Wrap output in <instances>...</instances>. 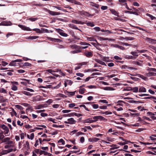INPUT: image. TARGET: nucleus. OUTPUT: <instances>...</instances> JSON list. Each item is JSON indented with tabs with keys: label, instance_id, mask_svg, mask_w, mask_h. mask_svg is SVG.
Returning <instances> with one entry per match:
<instances>
[{
	"label": "nucleus",
	"instance_id": "f257e3e1",
	"mask_svg": "<svg viewBox=\"0 0 156 156\" xmlns=\"http://www.w3.org/2000/svg\"><path fill=\"white\" fill-rule=\"evenodd\" d=\"M147 70L149 72L146 74L147 76H156V69L147 67Z\"/></svg>",
	"mask_w": 156,
	"mask_h": 156
},
{
	"label": "nucleus",
	"instance_id": "f03ea898",
	"mask_svg": "<svg viewBox=\"0 0 156 156\" xmlns=\"http://www.w3.org/2000/svg\"><path fill=\"white\" fill-rule=\"evenodd\" d=\"M79 44L81 45L86 46H80V49L81 50L82 49H84L87 48L88 47V46H91L90 44L85 42H80Z\"/></svg>",
	"mask_w": 156,
	"mask_h": 156
},
{
	"label": "nucleus",
	"instance_id": "7ed1b4c3",
	"mask_svg": "<svg viewBox=\"0 0 156 156\" xmlns=\"http://www.w3.org/2000/svg\"><path fill=\"white\" fill-rule=\"evenodd\" d=\"M93 118L94 119V122H96L99 120H102L106 119L104 118V117L101 116H95Z\"/></svg>",
	"mask_w": 156,
	"mask_h": 156
},
{
	"label": "nucleus",
	"instance_id": "20e7f679",
	"mask_svg": "<svg viewBox=\"0 0 156 156\" xmlns=\"http://www.w3.org/2000/svg\"><path fill=\"white\" fill-rule=\"evenodd\" d=\"M146 40L149 43L151 44H156V40L155 39L147 37L146 38Z\"/></svg>",
	"mask_w": 156,
	"mask_h": 156
},
{
	"label": "nucleus",
	"instance_id": "39448f33",
	"mask_svg": "<svg viewBox=\"0 0 156 156\" xmlns=\"http://www.w3.org/2000/svg\"><path fill=\"white\" fill-rule=\"evenodd\" d=\"M18 27L24 30L30 31L31 29L29 27H26L22 24H19Z\"/></svg>",
	"mask_w": 156,
	"mask_h": 156
},
{
	"label": "nucleus",
	"instance_id": "423d86ee",
	"mask_svg": "<svg viewBox=\"0 0 156 156\" xmlns=\"http://www.w3.org/2000/svg\"><path fill=\"white\" fill-rule=\"evenodd\" d=\"M48 12L50 15L53 16H56L62 14V13H61L60 12H54L50 11V10H48Z\"/></svg>",
	"mask_w": 156,
	"mask_h": 156
},
{
	"label": "nucleus",
	"instance_id": "0eeeda50",
	"mask_svg": "<svg viewBox=\"0 0 156 156\" xmlns=\"http://www.w3.org/2000/svg\"><path fill=\"white\" fill-rule=\"evenodd\" d=\"M12 24L10 22H3L0 23V26H11Z\"/></svg>",
	"mask_w": 156,
	"mask_h": 156
},
{
	"label": "nucleus",
	"instance_id": "6e6552de",
	"mask_svg": "<svg viewBox=\"0 0 156 156\" xmlns=\"http://www.w3.org/2000/svg\"><path fill=\"white\" fill-rule=\"evenodd\" d=\"M48 38L49 39V40L55 42H60L62 41V40H60L59 39L52 38L51 37H48Z\"/></svg>",
	"mask_w": 156,
	"mask_h": 156
},
{
	"label": "nucleus",
	"instance_id": "1a4fd4ad",
	"mask_svg": "<svg viewBox=\"0 0 156 156\" xmlns=\"http://www.w3.org/2000/svg\"><path fill=\"white\" fill-rule=\"evenodd\" d=\"M84 55L87 57L90 58L92 57L93 55V53L91 51H86L84 53Z\"/></svg>",
	"mask_w": 156,
	"mask_h": 156
},
{
	"label": "nucleus",
	"instance_id": "9d476101",
	"mask_svg": "<svg viewBox=\"0 0 156 156\" xmlns=\"http://www.w3.org/2000/svg\"><path fill=\"white\" fill-rule=\"evenodd\" d=\"M72 22L76 24H83L85 23V22H82V21H78L76 20H72Z\"/></svg>",
	"mask_w": 156,
	"mask_h": 156
},
{
	"label": "nucleus",
	"instance_id": "9b49d317",
	"mask_svg": "<svg viewBox=\"0 0 156 156\" xmlns=\"http://www.w3.org/2000/svg\"><path fill=\"white\" fill-rule=\"evenodd\" d=\"M110 10L112 14L117 16L118 17L119 16V13L116 11L115 9H110Z\"/></svg>",
	"mask_w": 156,
	"mask_h": 156
},
{
	"label": "nucleus",
	"instance_id": "f8f14e48",
	"mask_svg": "<svg viewBox=\"0 0 156 156\" xmlns=\"http://www.w3.org/2000/svg\"><path fill=\"white\" fill-rule=\"evenodd\" d=\"M68 25L69 27L71 28L76 30H80L76 26L73 24L70 23Z\"/></svg>",
	"mask_w": 156,
	"mask_h": 156
},
{
	"label": "nucleus",
	"instance_id": "ddd939ff",
	"mask_svg": "<svg viewBox=\"0 0 156 156\" xmlns=\"http://www.w3.org/2000/svg\"><path fill=\"white\" fill-rule=\"evenodd\" d=\"M87 39L88 41H95L98 43V45L101 46V44L98 43L97 41L93 37H87Z\"/></svg>",
	"mask_w": 156,
	"mask_h": 156
},
{
	"label": "nucleus",
	"instance_id": "4468645a",
	"mask_svg": "<svg viewBox=\"0 0 156 156\" xmlns=\"http://www.w3.org/2000/svg\"><path fill=\"white\" fill-rule=\"evenodd\" d=\"M99 140V139L96 137L90 138L88 139L89 141L90 142H96Z\"/></svg>",
	"mask_w": 156,
	"mask_h": 156
},
{
	"label": "nucleus",
	"instance_id": "2eb2a0df",
	"mask_svg": "<svg viewBox=\"0 0 156 156\" xmlns=\"http://www.w3.org/2000/svg\"><path fill=\"white\" fill-rule=\"evenodd\" d=\"M94 60L96 62L101 65L106 66V65L105 64V62L99 59H95Z\"/></svg>",
	"mask_w": 156,
	"mask_h": 156
},
{
	"label": "nucleus",
	"instance_id": "dca6fc26",
	"mask_svg": "<svg viewBox=\"0 0 156 156\" xmlns=\"http://www.w3.org/2000/svg\"><path fill=\"white\" fill-rule=\"evenodd\" d=\"M67 120L69 122V124H75L76 122V121L73 118L69 119Z\"/></svg>",
	"mask_w": 156,
	"mask_h": 156
},
{
	"label": "nucleus",
	"instance_id": "f3484780",
	"mask_svg": "<svg viewBox=\"0 0 156 156\" xmlns=\"http://www.w3.org/2000/svg\"><path fill=\"white\" fill-rule=\"evenodd\" d=\"M90 6H94L98 9L99 8V5L98 4L94 3L93 2H90Z\"/></svg>",
	"mask_w": 156,
	"mask_h": 156
},
{
	"label": "nucleus",
	"instance_id": "a211bd4d",
	"mask_svg": "<svg viewBox=\"0 0 156 156\" xmlns=\"http://www.w3.org/2000/svg\"><path fill=\"white\" fill-rule=\"evenodd\" d=\"M70 47L73 49H80V46H78L76 44H73L70 46Z\"/></svg>",
	"mask_w": 156,
	"mask_h": 156
},
{
	"label": "nucleus",
	"instance_id": "6ab92c4d",
	"mask_svg": "<svg viewBox=\"0 0 156 156\" xmlns=\"http://www.w3.org/2000/svg\"><path fill=\"white\" fill-rule=\"evenodd\" d=\"M146 91V88L143 87H140L139 88V92H145Z\"/></svg>",
	"mask_w": 156,
	"mask_h": 156
},
{
	"label": "nucleus",
	"instance_id": "aec40b11",
	"mask_svg": "<svg viewBox=\"0 0 156 156\" xmlns=\"http://www.w3.org/2000/svg\"><path fill=\"white\" fill-rule=\"evenodd\" d=\"M122 39H125L127 40H133L135 39V38L131 37H126L125 38L121 37Z\"/></svg>",
	"mask_w": 156,
	"mask_h": 156
},
{
	"label": "nucleus",
	"instance_id": "412c9836",
	"mask_svg": "<svg viewBox=\"0 0 156 156\" xmlns=\"http://www.w3.org/2000/svg\"><path fill=\"white\" fill-rule=\"evenodd\" d=\"M82 52V50L80 49H76V50L71 51V52L73 54L78 53Z\"/></svg>",
	"mask_w": 156,
	"mask_h": 156
},
{
	"label": "nucleus",
	"instance_id": "4be33fe9",
	"mask_svg": "<svg viewBox=\"0 0 156 156\" xmlns=\"http://www.w3.org/2000/svg\"><path fill=\"white\" fill-rule=\"evenodd\" d=\"M76 92V91L74 92L66 91V94L68 95L73 96L75 94Z\"/></svg>",
	"mask_w": 156,
	"mask_h": 156
},
{
	"label": "nucleus",
	"instance_id": "5701e85b",
	"mask_svg": "<svg viewBox=\"0 0 156 156\" xmlns=\"http://www.w3.org/2000/svg\"><path fill=\"white\" fill-rule=\"evenodd\" d=\"M111 147H112V148L110 149V150H112L118 148L119 147H117V146L116 144H112L111 146H110Z\"/></svg>",
	"mask_w": 156,
	"mask_h": 156
},
{
	"label": "nucleus",
	"instance_id": "b1692460",
	"mask_svg": "<svg viewBox=\"0 0 156 156\" xmlns=\"http://www.w3.org/2000/svg\"><path fill=\"white\" fill-rule=\"evenodd\" d=\"M84 122L85 123H91L94 122L93 120L90 119H88L84 121Z\"/></svg>",
	"mask_w": 156,
	"mask_h": 156
},
{
	"label": "nucleus",
	"instance_id": "393cba45",
	"mask_svg": "<svg viewBox=\"0 0 156 156\" xmlns=\"http://www.w3.org/2000/svg\"><path fill=\"white\" fill-rule=\"evenodd\" d=\"M12 112H10V113L11 115L12 116L14 115H15L16 117L17 116V113L15 111L14 109L12 108Z\"/></svg>",
	"mask_w": 156,
	"mask_h": 156
},
{
	"label": "nucleus",
	"instance_id": "a878e982",
	"mask_svg": "<svg viewBox=\"0 0 156 156\" xmlns=\"http://www.w3.org/2000/svg\"><path fill=\"white\" fill-rule=\"evenodd\" d=\"M125 13H129L130 14H132L136 15L138 16V14L137 13V12H134V11H126L125 12Z\"/></svg>",
	"mask_w": 156,
	"mask_h": 156
},
{
	"label": "nucleus",
	"instance_id": "bb28decb",
	"mask_svg": "<svg viewBox=\"0 0 156 156\" xmlns=\"http://www.w3.org/2000/svg\"><path fill=\"white\" fill-rule=\"evenodd\" d=\"M25 147L27 148V149L28 150L30 149V146L29 144V142L28 141H27L26 142L25 144H24Z\"/></svg>",
	"mask_w": 156,
	"mask_h": 156
},
{
	"label": "nucleus",
	"instance_id": "cd10ccee",
	"mask_svg": "<svg viewBox=\"0 0 156 156\" xmlns=\"http://www.w3.org/2000/svg\"><path fill=\"white\" fill-rule=\"evenodd\" d=\"M149 47L151 50H153V51L156 52V47L152 45H150Z\"/></svg>",
	"mask_w": 156,
	"mask_h": 156
},
{
	"label": "nucleus",
	"instance_id": "c85d7f7f",
	"mask_svg": "<svg viewBox=\"0 0 156 156\" xmlns=\"http://www.w3.org/2000/svg\"><path fill=\"white\" fill-rule=\"evenodd\" d=\"M10 138L9 137H6L4 138L2 141L3 143H8L9 140H10Z\"/></svg>",
	"mask_w": 156,
	"mask_h": 156
},
{
	"label": "nucleus",
	"instance_id": "c756f323",
	"mask_svg": "<svg viewBox=\"0 0 156 156\" xmlns=\"http://www.w3.org/2000/svg\"><path fill=\"white\" fill-rule=\"evenodd\" d=\"M103 89L106 90H115L114 89L110 87H105Z\"/></svg>",
	"mask_w": 156,
	"mask_h": 156
},
{
	"label": "nucleus",
	"instance_id": "7c9ffc66",
	"mask_svg": "<svg viewBox=\"0 0 156 156\" xmlns=\"http://www.w3.org/2000/svg\"><path fill=\"white\" fill-rule=\"evenodd\" d=\"M48 152L40 150V155L44 154L45 155H47Z\"/></svg>",
	"mask_w": 156,
	"mask_h": 156
},
{
	"label": "nucleus",
	"instance_id": "2f4dec72",
	"mask_svg": "<svg viewBox=\"0 0 156 156\" xmlns=\"http://www.w3.org/2000/svg\"><path fill=\"white\" fill-rule=\"evenodd\" d=\"M71 3H74L76 5H81V3L80 2H77L75 0H72L71 1Z\"/></svg>",
	"mask_w": 156,
	"mask_h": 156
},
{
	"label": "nucleus",
	"instance_id": "473e14b6",
	"mask_svg": "<svg viewBox=\"0 0 156 156\" xmlns=\"http://www.w3.org/2000/svg\"><path fill=\"white\" fill-rule=\"evenodd\" d=\"M136 64H137V65L140 66H143V61H137L136 62V63H135Z\"/></svg>",
	"mask_w": 156,
	"mask_h": 156
},
{
	"label": "nucleus",
	"instance_id": "72a5a7b5",
	"mask_svg": "<svg viewBox=\"0 0 156 156\" xmlns=\"http://www.w3.org/2000/svg\"><path fill=\"white\" fill-rule=\"evenodd\" d=\"M73 113H71L67 114H64L63 115V117H66V116L71 117L73 116Z\"/></svg>",
	"mask_w": 156,
	"mask_h": 156
},
{
	"label": "nucleus",
	"instance_id": "f704fd0d",
	"mask_svg": "<svg viewBox=\"0 0 156 156\" xmlns=\"http://www.w3.org/2000/svg\"><path fill=\"white\" fill-rule=\"evenodd\" d=\"M39 37L38 36H30L28 37V39L30 40H34L35 39Z\"/></svg>",
	"mask_w": 156,
	"mask_h": 156
},
{
	"label": "nucleus",
	"instance_id": "c9c22d12",
	"mask_svg": "<svg viewBox=\"0 0 156 156\" xmlns=\"http://www.w3.org/2000/svg\"><path fill=\"white\" fill-rule=\"evenodd\" d=\"M33 30L36 31L37 33H42V31H41L39 29L35 28L33 29Z\"/></svg>",
	"mask_w": 156,
	"mask_h": 156
},
{
	"label": "nucleus",
	"instance_id": "e433bc0d",
	"mask_svg": "<svg viewBox=\"0 0 156 156\" xmlns=\"http://www.w3.org/2000/svg\"><path fill=\"white\" fill-rule=\"evenodd\" d=\"M9 65L12 66H16V63L15 61H12L9 64Z\"/></svg>",
	"mask_w": 156,
	"mask_h": 156
},
{
	"label": "nucleus",
	"instance_id": "4c0bfd02",
	"mask_svg": "<svg viewBox=\"0 0 156 156\" xmlns=\"http://www.w3.org/2000/svg\"><path fill=\"white\" fill-rule=\"evenodd\" d=\"M3 133V132L2 131V132L0 133V140H2L5 137Z\"/></svg>",
	"mask_w": 156,
	"mask_h": 156
},
{
	"label": "nucleus",
	"instance_id": "58836bf2",
	"mask_svg": "<svg viewBox=\"0 0 156 156\" xmlns=\"http://www.w3.org/2000/svg\"><path fill=\"white\" fill-rule=\"evenodd\" d=\"M147 16L149 17L150 18L151 20H153L154 19H156V18L155 17L153 16L152 15L149 14V13H147L146 14Z\"/></svg>",
	"mask_w": 156,
	"mask_h": 156
},
{
	"label": "nucleus",
	"instance_id": "ea45409f",
	"mask_svg": "<svg viewBox=\"0 0 156 156\" xmlns=\"http://www.w3.org/2000/svg\"><path fill=\"white\" fill-rule=\"evenodd\" d=\"M85 90V89L84 88L80 89L79 90V92L80 94H83L84 93V91Z\"/></svg>",
	"mask_w": 156,
	"mask_h": 156
},
{
	"label": "nucleus",
	"instance_id": "a19ab883",
	"mask_svg": "<svg viewBox=\"0 0 156 156\" xmlns=\"http://www.w3.org/2000/svg\"><path fill=\"white\" fill-rule=\"evenodd\" d=\"M41 31H42V33H49V30L47 29L42 28L41 29Z\"/></svg>",
	"mask_w": 156,
	"mask_h": 156
},
{
	"label": "nucleus",
	"instance_id": "79ce46f5",
	"mask_svg": "<svg viewBox=\"0 0 156 156\" xmlns=\"http://www.w3.org/2000/svg\"><path fill=\"white\" fill-rule=\"evenodd\" d=\"M15 107L20 110H23V108L22 106L19 105H15Z\"/></svg>",
	"mask_w": 156,
	"mask_h": 156
},
{
	"label": "nucleus",
	"instance_id": "37998d69",
	"mask_svg": "<svg viewBox=\"0 0 156 156\" xmlns=\"http://www.w3.org/2000/svg\"><path fill=\"white\" fill-rule=\"evenodd\" d=\"M38 19V18L37 17H36V18L30 17L28 19V20H30L31 21H34L35 20H36Z\"/></svg>",
	"mask_w": 156,
	"mask_h": 156
},
{
	"label": "nucleus",
	"instance_id": "c03bdc74",
	"mask_svg": "<svg viewBox=\"0 0 156 156\" xmlns=\"http://www.w3.org/2000/svg\"><path fill=\"white\" fill-rule=\"evenodd\" d=\"M103 60L105 62H110L111 61V60L109 59V58L108 57H105L103 58Z\"/></svg>",
	"mask_w": 156,
	"mask_h": 156
},
{
	"label": "nucleus",
	"instance_id": "a18cd8bd",
	"mask_svg": "<svg viewBox=\"0 0 156 156\" xmlns=\"http://www.w3.org/2000/svg\"><path fill=\"white\" fill-rule=\"evenodd\" d=\"M133 91V92L135 93H137L138 91V87H134L131 89Z\"/></svg>",
	"mask_w": 156,
	"mask_h": 156
},
{
	"label": "nucleus",
	"instance_id": "49530a36",
	"mask_svg": "<svg viewBox=\"0 0 156 156\" xmlns=\"http://www.w3.org/2000/svg\"><path fill=\"white\" fill-rule=\"evenodd\" d=\"M60 35L62 36L66 37L68 36V35L65 33H64L62 31L61 33H60Z\"/></svg>",
	"mask_w": 156,
	"mask_h": 156
},
{
	"label": "nucleus",
	"instance_id": "de8ad7c7",
	"mask_svg": "<svg viewBox=\"0 0 156 156\" xmlns=\"http://www.w3.org/2000/svg\"><path fill=\"white\" fill-rule=\"evenodd\" d=\"M86 24L87 26H90L91 27H93L94 26V25L91 22H88L86 23Z\"/></svg>",
	"mask_w": 156,
	"mask_h": 156
},
{
	"label": "nucleus",
	"instance_id": "09e8293b",
	"mask_svg": "<svg viewBox=\"0 0 156 156\" xmlns=\"http://www.w3.org/2000/svg\"><path fill=\"white\" fill-rule=\"evenodd\" d=\"M14 147L13 145L7 144L5 146V148L7 149L10 147Z\"/></svg>",
	"mask_w": 156,
	"mask_h": 156
},
{
	"label": "nucleus",
	"instance_id": "8fccbe9b",
	"mask_svg": "<svg viewBox=\"0 0 156 156\" xmlns=\"http://www.w3.org/2000/svg\"><path fill=\"white\" fill-rule=\"evenodd\" d=\"M0 92L2 93H6L7 91L3 88H2L0 89Z\"/></svg>",
	"mask_w": 156,
	"mask_h": 156
},
{
	"label": "nucleus",
	"instance_id": "3c124183",
	"mask_svg": "<svg viewBox=\"0 0 156 156\" xmlns=\"http://www.w3.org/2000/svg\"><path fill=\"white\" fill-rule=\"evenodd\" d=\"M23 93L24 94L27 96H31L33 95L32 94H30V92L26 91H24Z\"/></svg>",
	"mask_w": 156,
	"mask_h": 156
},
{
	"label": "nucleus",
	"instance_id": "603ef678",
	"mask_svg": "<svg viewBox=\"0 0 156 156\" xmlns=\"http://www.w3.org/2000/svg\"><path fill=\"white\" fill-rule=\"evenodd\" d=\"M79 107H83L87 111H89L90 110H89L86 107V106H85V105H80Z\"/></svg>",
	"mask_w": 156,
	"mask_h": 156
},
{
	"label": "nucleus",
	"instance_id": "864d4df0",
	"mask_svg": "<svg viewBox=\"0 0 156 156\" xmlns=\"http://www.w3.org/2000/svg\"><path fill=\"white\" fill-rule=\"evenodd\" d=\"M84 15L86 16H94L93 15H91L90 14L89 12H84Z\"/></svg>",
	"mask_w": 156,
	"mask_h": 156
},
{
	"label": "nucleus",
	"instance_id": "5fc2aeb1",
	"mask_svg": "<svg viewBox=\"0 0 156 156\" xmlns=\"http://www.w3.org/2000/svg\"><path fill=\"white\" fill-rule=\"evenodd\" d=\"M58 143H61L63 145H64L65 144V142L62 139H60L58 141Z\"/></svg>",
	"mask_w": 156,
	"mask_h": 156
},
{
	"label": "nucleus",
	"instance_id": "6e6d98bb",
	"mask_svg": "<svg viewBox=\"0 0 156 156\" xmlns=\"http://www.w3.org/2000/svg\"><path fill=\"white\" fill-rule=\"evenodd\" d=\"M41 148L43 150V151H48V147H41Z\"/></svg>",
	"mask_w": 156,
	"mask_h": 156
},
{
	"label": "nucleus",
	"instance_id": "4d7b16f0",
	"mask_svg": "<svg viewBox=\"0 0 156 156\" xmlns=\"http://www.w3.org/2000/svg\"><path fill=\"white\" fill-rule=\"evenodd\" d=\"M73 116L75 115L76 116L78 117H79L81 116H82V114L79 113H76L74 112L73 113Z\"/></svg>",
	"mask_w": 156,
	"mask_h": 156
},
{
	"label": "nucleus",
	"instance_id": "13d9d810",
	"mask_svg": "<svg viewBox=\"0 0 156 156\" xmlns=\"http://www.w3.org/2000/svg\"><path fill=\"white\" fill-rule=\"evenodd\" d=\"M0 127H1L2 129H3L4 130H5L6 128H8L4 124H3L2 125H1L0 126Z\"/></svg>",
	"mask_w": 156,
	"mask_h": 156
},
{
	"label": "nucleus",
	"instance_id": "bf43d9fd",
	"mask_svg": "<svg viewBox=\"0 0 156 156\" xmlns=\"http://www.w3.org/2000/svg\"><path fill=\"white\" fill-rule=\"evenodd\" d=\"M11 89L14 91H16L17 90V87L15 85H13Z\"/></svg>",
	"mask_w": 156,
	"mask_h": 156
},
{
	"label": "nucleus",
	"instance_id": "052dcab7",
	"mask_svg": "<svg viewBox=\"0 0 156 156\" xmlns=\"http://www.w3.org/2000/svg\"><path fill=\"white\" fill-rule=\"evenodd\" d=\"M31 64L30 63H29L27 62H25L23 66H31Z\"/></svg>",
	"mask_w": 156,
	"mask_h": 156
},
{
	"label": "nucleus",
	"instance_id": "680f3d73",
	"mask_svg": "<svg viewBox=\"0 0 156 156\" xmlns=\"http://www.w3.org/2000/svg\"><path fill=\"white\" fill-rule=\"evenodd\" d=\"M48 120L54 123H56V122L55 121V120L52 118H50Z\"/></svg>",
	"mask_w": 156,
	"mask_h": 156
},
{
	"label": "nucleus",
	"instance_id": "e2e57ef3",
	"mask_svg": "<svg viewBox=\"0 0 156 156\" xmlns=\"http://www.w3.org/2000/svg\"><path fill=\"white\" fill-rule=\"evenodd\" d=\"M8 150H3L2 152H1L2 154H6L7 153H8Z\"/></svg>",
	"mask_w": 156,
	"mask_h": 156
},
{
	"label": "nucleus",
	"instance_id": "0e129e2a",
	"mask_svg": "<svg viewBox=\"0 0 156 156\" xmlns=\"http://www.w3.org/2000/svg\"><path fill=\"white\" fill-rule=\"evenodd\" d=\"M76 74L77 76H80L81 77H82L84 76V74L79 73H76Z\"/></svg>",
	"mask_w": 156,
	"mask_h": 156
},
{
	"label": "nucleus",
	"instance_id": "69168bd1",
	"mask_svg": "<svg viewBox=\"0 0 156 156\" xmlns=\"http://www.w3.org/2000/svg\"><path fill=\"white\" fill-rule=\"evenodd\" d=\"M92 106L94 109H97L99 107L98 105V104H93Z\"/></svg>",
	"mask_w": 156,
	"mask_h": 156
},
{
	"label": "nucleus",
	"instance_id": "338daca9",
	"mask_svg": "<svg viewBox=\"0 0 156 156\" xmlns=\"http://www.w3.org/2000/svg\"><path fill=\"white\" fill-rule=\"evenodd\" d=\"M9 132V130L8 128L4 130V132L5 135L8 134Z\"/></svg>",
	"mask_w": 156,
	"mask_h": 156
},
{
	"label": "nucleus",
	"instance_id": "774afa93",
	"mask_svg": "<svg viewBox=\"0 0 156 156\" xmlns=\"http://www.w3.org/2000/svg\"><path fill=\"white\" fill-rule=\"evenodd\" d=\"M85 140L84 138V137L82 136L81 137L80 139V141L81 142V143H83Z\"/></svg>",
	"mask_w": 156,
	"mask_h": 156
}]
</instances>
